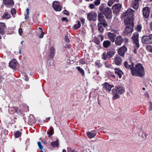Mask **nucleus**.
Masks as SVG:
<instances>
[{"label":"nucleus","mask_w":152,"mask_h":152,"mask_svg":"<svg viewBox=\"0 0 152 152\" xmlns=\"http://www.w3.org/2000/svg\"><path fill=\"white\" fill-rule=\"evenodd\" d=\"M114 1L113 0H109V1L107 3V5L111 7Z\"/></svg>","instance_id":"obj_43"},{"label":"nucleus","mask_w":152,"mask_h":152,"mask_svg":"<svg viewBox=\"0 0 152 152\" xmlns=\"http://www.w3.org/2000/svg\"><path fill=\"white\" fill-rule=\"evenodd\" d=\"M17 64V61L15 59H13L9 63L10 67L13 69H16Z\"/></svg>","instance_id":"obj_18"},{"label":"nucleus","mask_w":152,"mask_h":152,"mask_svg":"<svg viewBox=\"0 0 152 152\" xmlns=\"http://www.w3.org/2000/svg\"><path fill=\"white\" fill-rule=\"evenodd\" d=\"M106 53L108 58H111L114 56L115 52L113 50H110L107 52Z\"/></svg>","instance_id":"obj_29"},{"label":"nucleus","mask_w":152,"mask_h":152,"mask_svg":"<svg viewBox=\"0 0 152 152\" xmlns=\"http://www.w3.org/2000/svg\"><path fill=\"white\" fill-rule=\"evenodd\" d=\"M63 12L64 14L65 15H68L69 14V13H68V12L66 10H64Z\"/></svg>","instance_id":"obj_56"},{"label":"nucleus","mask_w":152,"mask_h":152,"mask_svg":"<svg viewBox=\"0 0 152 152\" xmlns=\"http://www.w3.org/2000/svg\"><path fill=\"white\" fill-rule=\"evenodd\" d=\"M114 62L115 64L118 66H120L122 64V60L121 57L119 56H116L115 58Z\"/></svg>","instance_id":"obj_16"},{"label":"nucleus","mask_w":152,"mask_h":152,"mask_svg":"<svg viewBox=\"0 0 152 152\" xmlns=\"http://www.w3.org/2000/svg\"><path fill=\"white\" fill-rule=\"evenodd\" d=\"M65 40L66 42H69V39L68 37L66 36L65 37Z\"/></svg>","instance_id":"obj_50"},{"label":"nucleus","mask_w":152,"mask_h":152,"mask_svg":"<svg viewBox=\"0 0 152 152\" xmlns=\"http://www.w3.org/2000/svg\"><path fill=\"white\" fill-rule=\"evenodd\" d=\"M146 49L147 50L150 52H152V46L150 45H148L146 46Z\"/></svg>","instance_id":"obj_40"},{"label":"nucleus","mask_w":152,"mask_h":152,"mask_svg":"<svg viewBox=\"0 0 152 152\" xmlns=\"http://www.w3.org/2000/svg\"><path fill=\"white\" fill-rule=\"evenodd\" d=\"M104 15L102 13L100 12L98 15V20L100 22H103L105 21V17Z\"/></svg>","instance_id":"obj_21"},{"label":"nucleus","mask_w":152,"mask_h":152,"mask_svg":"<svg viewBox=\"0 0 152 152\" xmlns=\"http://www.w3.org/2000/svg\"><path fill=\"white\" fill-rule=\"evenodd\" d=\"M98 36L100 37L101 41H103L104 39V37L101 34H99Z\"/></svg>","instance_id":"obj_53"},{"label":"nucleus","mask_w":152,"mask_h":152,"mask_svg":"<svg viewBox=\"0 0 152 152\" xmlns=\"http://www.w3.org/2000/svg\"><path fill=\"white\" fill-rule=\"evenodd\" d=\"M142 27V26L141 25H138L137 27H135V28L136 31L138 32H140L141 31Z\"/></svg>","instance_id":"obj_37"},{"label":"nucleus","mask_w":152,"mask_h":152,"mask_svg":"<svg viewBox=\"0 0 152 152\" xmlns=\"http://www.w3.org/2000/svg\"><path fill=\"white\" fill-rule=\"evenodd\" d=\"M62 21H66V22H68V20L67 19V18L65 17H63L62 18Z\"/></svg>","instance_id":"obj_55"},{"label":"nucleus","mask_w":152,"mask_h":152,"mask_svg":"<svg viewBox=\"0 0 152 152\" xmlns=\"http://www.w3.org/2000/svg\"><path fill=\"white\" fill-rule=\"evenodd\" d=\"M101 0H95L94 1V4L96 6L99 5L100 3Z\"/></svg>","instance_id":"obj_42"},{"label":"nucleus","mask_w":152,"mask_h":152,"mask_svg":"<svg viewBox=\"0 0 152 152\" xmlns=\"http://www.w3.org/2000/svg\"><path fill=\"white\" fill-rule=\"evenodd\" d=\"M141 132L142 133V134L141 135L143 138L146 139V137L148 135V134L147 133L145 132H143V131L141 130Z\"/></svg>","instance_id":"obj_36"},{"label":"nucleus","mask_w":152,"mask_h":152,"mask_svg":"<svg viewBox=\"0 0 152 152\" xmlns=\"http://www.w3.org/2000/svg\"><path fill=\"white\" fill-rule=\"evenodd\" d=\"M79 72L81 74L82 76H83L85 74L84 70L80 67L77 66L76 67Z\"/></svg>","instance_id":"obj_31"},{"label":"nucleus","mask_w":152,"mask_h":152,"mask_svg":"<svg viewBox=\"0 0 152 152\" xmlns=\"http://www.w3.org/2000/svg\"><path fill=\"white\" fill-rule=\"evenodd\" d=\"M10 113L11 114H13L15 113H19L20 110L17 108L12 107H11L9 109Z\"/></svg>","instance_id":"obj_19"},{"label":"nucleus","mask_w":152,"mask_h":152,"mask_svg":"<svg viewBox=\"0 0 152 152\" xmlns=\"http://www.w3.org/2000/svg\"><path fill=\"white\" fill-rule=\"evenodd\" d=\"M122 18H125L124 23L125 24L131 23L133 21V10L131 9H129L124 13L121 15Z\"/></svg>","instance_id":"obj_2"},{"label":"nucleus","mask_w":152,"mask_h":152,"mask_svg":"<svg viewBox=\"0 0 152 152\" xmlns=\"http://www.w3.org/2000/svg\"><path fill=\"white\" fill-rule=\"evenodd\" d=\"M80 20L81 21L82 24H83L85 22V19L83 18H80Z\"/></svg>","instance_id":"obj_54"},{"label":"nucleus","mask_w":152,"mask_h":152,"mask_svg":"<svg viewBox=\"0 0 152 152\" xmlns=\"http://www.w3.org/2000/svg\"><path fill=\"white\" fill-rule=\"evenodd\" d=\"M144 96L145 97H147L148 98L149 96V95L148 94H147V93H145V94Z\"/></svg>","instance_id":"obj_59"},{"label":"nucleus","mask_w":152,"mask_h":152,"mask_svg":"<svg viewBox=\"0 0 152 152\" xmlns=\"http://www.w3.org/2000/svg\"><path fill=\"white\" fill-rule=\"evenodd\" d=\"M102 22V26L103 25L104 27H107V24L106 23L105 21L104 22Z\"/></svg>","instance_id":"obj_48"},{"label":"nucleus","mask_w":152,"mask_h":152,"mask_svg":"<svg viewBox=\"0 0 152 152\" xmlns=\"http://www.w3.org/2000/svg\"><path fill=\"white\" fill-rule=\"evenodd\" d=\"M104 63L106 67H110V68H111V66H110L109 65L107 62H105Z\"/></svg>","instance_id":"obj_51"},{"label":"nucleus","mask_w":152,"mask_h":152,"mask_svg":"<svg viewBox=\"0 0 152 152\" xmlns=\"http://www.w3.org/2000/svg\"><path fill=\"white\" fill-rule=\"evenodd\" d=\"M28 18H29L28 15H27V16H25V18L26 20H27Z\"/></svg>","instance_id":"obj_61"},{"label":"nucleus","mask_w":152,"mask_h":152,"mask_svg":"<svg viewBox=\"0 0 152 152\" xmlns=\"http://www.w3.org/2000/svg\"><path fill=\"white\" fill-rule=\"evenodd\" d=\"M150 25L151 28V30H152V21Z\"/></svg>","instance_id":"obj_62"},{"label":"nucleus","mask_w":152,"mask_h":152,"mask_svg":"<svg viewBox=\"0 0 152 152\" xmlns=\"http://www.w3.org/2000/svg\"><path fill=\"white\" fill-rule=\"evenodd\" d=\"M127 25L124 32L125 35H127L130 34L133 31V21L131 23H129L128 24H125Z\"/></svg>","instance_id":"obj_5"},{"label":"nucleus","mask_w":152,"mask_h":152,"mask_svg":"<svg viewBox=\"0 0 152 152\" xmlns=\"http://www.w3.org/2000/svg\"><path fill=\"white\" fill-rule=\"evenodd\" d=\"M103 86L104 89H105L109 92L111 91V88L114 87L113 85H111L107 82L104 83L103 84Z\"/></svg>","instance_id":"obj_13"},{"label":"nucleus","mask_w":152,"mask_h":152,"mask_svg":"<svg viewBox=\"0 0 152 152\" xmlns=\"http://www.w3.org/2000/svg\"><path fill=\"white\" fill-rule=\"evenodd\" d=\"M2 18H5L6 19H9L10 18V16L7 12H5L3 15Z\"/></svg>","instance_id":"obj_35"},{"label":"nucleus","mask_w":152,"mask_h":152,"mask_svg":"<svg viewBox=\"0 0 152 152\" xmlns=\"http://www.w3.org/2000/svg\"><path fill=\"white\" fill-rule=\"evenodd\" d=\"M37 143L39 148L41 150L43 149V146L42 145L41 142H38Z\"/></svg>","instance_id":"obj_41"},{"label":"nucleus","mask_w":152,"mask_h":152,"mask_svg":"<svg viewBox=\"0 0 152 152\" xmlns=\"http://www.w3.org/2000/svg\"><path fill=\"white\" fill-rule=\"evenodd\" d=\"M53 6L54 10L56 11H60L61 10V7L59 6L58 3L57 1L53 2Z\"/></svg>","instance_id":"obj_17"},{"label":"nucleus","mask_w":152,"mask_h":152,"mask_svg":"<svg viewBox=\"0 0 152 152\" xmlns=\"http://www.w3.org/2000/svg\"><path fill=\"white\" fill-rule=\"evenodd\" d=\"M97 14L95 12H91L87 14V18L89 20H95Z\"/></svg>","instance_id":"obj_10"},{"label":"nucleus","mask_w":152,"mask_h":152,"mask_svg":"<svg viewBox=\"0 0 152 152\" xmlns=\"http://www.w3.org/2000/svg\"><path fill=\"white\" fill-rule=\"evenodd\" d=\"M55 50L54 48L52 47L50 48V54L49 56L50 58H53V57L55 53Z\"/></svg>","instance_id":"obj_25"},{"label":"nucleus","mask_w":152,"mask_h":152,"mask_svg":"<svg viewBox=\"0 0 152 152\" xmlns=\"http://www.w3.org/2000/svg\"><path fill=\"white\" fill-rule=\"evenodd\" d=\"M124 66L127 69L131 70L132 75H133V63L132 60L130 59L129 61H125L124 63Z\"/></svg>","instance_id":"obj_7"},{"label":"nucleus","mask_w":152,"mask_h":152,"mask_svg":"<svg viewBox=\"0 0 152 152\" xmlns=\"http://www.w3.org/2000/svg\"><path fill=\"white\" fill-rule=\"evenodd\" d=\"M7 75L5 73H0V83H1L3 80L7 77Z\"/></svg>","instance_id":"obj_27"},{"label":"nucleus","mask_w":152,"mask_h":152,"mask_svg":"<svg viewBox=\"0 0 152 152\" xmlns=\"http://www.w3.org/2000/svg\"><path fill=\"white\" fill-rule=\"evenodd\" d=\"M98 29L100 33H102L104 28L102 26V22H99L98 24Z\"/></svg>","instance_id":"obj_28"},{"label":"nucleus","mask_w":152,"mask_h":152,"mask_svg":"<svg viewBox=\"0 0 152 152\" xmlns=\"http://www.w3.org/2000/svg\"><path fill=\"white\" fill-rule=\"evenodd\" d=\"M3 2L7 7H12L14 4L13 0H3Z\"/></svg>","instance_id":"obj_15"},{"label":"nucleus","mask_w":152,"mask_h":152,"mask_svg":"<svg viewBox=\"0 0 152 152\" xmlns=\"http://www.w3.org/2000/svg\"><path fill=\"white\" fill-rule=\"evenodd\" d=\"M141 41L143 44H152V34H150L148 36H143L142 37Z\"/></svg>","instance_id":"obj_6"},{"label":"nucleus","mask_w":152,"mask_h":152,"mask_svg":"<svg viewBox=\"0 0 152 152\" xmlns=\"http://www.w3.org/2000/svg\"><path fill=\"white\" fill-rule=\"evenodd\" d=\"M110 45L111 42L109 40L105 41L103 43V46L105 48H107L110 46Z\"/></svg>","instance_id":"obj_26"},{"label":"nucleus","mask_w":152,"mask_h":152,"mask_svg":"<svg viewBox=\"0 0 152 152\" xmlns=\"http://www.w3.org/2000/svg\"><path fill=\"white\" fill-rule=\"evenodd\" d=\"M145 74L144 68L142 64L138 63L134 67V75L142 77Z\"/></svg>","instance_id":"obj_3"},{"label":"nucleus","mask_w":152,"mask_h":152,"mask_svg":"<svg viewBox=\"0 0 152 152\" xmlns=\"http://www.w3.org/2000/svg\"><path fill=\"white\" fill-rule=\"evenodd\" d=\"M136 48H135V49L134 50V53L135 54H137V50H136Z\"/></svg>","instance_id":"obj_60"},{"label":"nucleus","mask_w":152,"mask_h":152,"mask_svg":"<svg viewBox=\"0 0 152 152\" xmlns=\"http://www.w3.org/2000/svg\"><path fill=\"white\" fill-rule=\"evenodd\" d=\"M26 11L27 15H28L29 13V10L28 8L27 9Z\"/></svg>","instance_id":"obj_58"},{"label":"nucleus","mask_w":152,"mask_h":152,"mask_svg":"<svg viewBox=\"0 0 152 152\" xmlns=\"http://www.w3.org/2000/svg\"><path fill=\"white\" fill-rule=\"evenodd\" d=\"M125 92L124 88L120 86H115V88L112 90L113 99H115L120 97L119 94H124Z\"/></svg>","instance_id":"obj_4"},{"label":"nucleus","mask_w":152,"mask_h":152,"mask_svg":"<svg viewBox=\"0 0 152 152\" xmlns=\"http://www.w3.org/2000/svg\"><path fill=\"white\" fill-rule=\"evenodd\" d=\"M142 12L143 15L144 17L146 18H148L150 14L149 8L147 7L143 8L142 9Z\"/></svg>","instance_id":"obj_11"},{"label":"nucleus","mask_w":152,"mask_h":152,"mask_svg":"<svg viewBox=\"0 0 152 152\" xmlns=\"http://www.w3.org/2000/svg\"><path fill=\"white\" fill-rule=\"evenodd\" d=\"M5 27V24L2 23H0V33L3 35L4 34V29Z\"/></svg>","instance_id":"obj_24"},{"label":"nucleus","mask_w":152,"mask_h":152,"mask_svg":"<svg viewBox=\"0 0 152 152\" xmlns=\"http://www.w3.org/2000/svg\"><path fill=\"white\" fill-rule=\"evenodd\" d=\"M108 58V57L107 56V54L106 53H103L102 55V58L103 59L106 60Z\"/></svg>","instance_id":"obj_39"},{"label":"nucleus","mask_w":152,"mask_h":152,"mask_svg":"<svg viewBox=\"0 0 152 152\" xmlns=\"http://www.w3.org/2000/svg\"><path fill=\"white\" fill-rule=\"evenodd\" d=\"M21 134L22 133L20 131H17L15 134V137L16 138L20 137L21 136Z\"/></svg>","instance_id":"obj_38"},{"label":"nucleus","mask_w":152,"mask_h":152,"mask_svg":"<svg viewBox=\"0 0 152 152\" xmlns=\"http://www.w3.org/2000/svg\"><path fill=\"white\" fill-rule=\"evenodd\" d=\"M94 42L97 45H99L100 44V41L97 39H95L94 40Z\"/></svg>","instance_id":"obj_47"},{"label":"nucleus","mask_w":152,"mask_h":152,"mask_svg":"<svg viewBox=\"0 0 152 152\" xmlns=\"http://www.w3.org/2000/svg\"><path fill=\"white\" fill-rule=\"evenodd\" d=\"M99 9L107 19L110 20L112 18V12L110 8L104 4H101L99 7Z\"/></svg>","instance_id":"obj_1"},{"label":"nucleus","mask_w":152,"mask_h":152,"mask_svg":"<svg viewBox=\"0 0 152 152\" xmlns=\"http://www.w3.org/2000/svg\"><path fill=\"white\" fill-rule=\"evenodd\" d=\"M124 40L122 37L120 36H118L115 39V44L116 45L119 46L121 45Z\"/></svg>","instance_id":"obj_14"},{"label":"nucleus","mask_w":152,"mask_h":152,"mask_svg":"<svg viewBox=\"0 0 152 152\" xmlns=\"http://www.w3.org/2000/svg\"><path fill=\"white\" fill-rule=\"evenodd\" d=\"M80 63L82 64H84L85 63V62L83 59H81L80 60Z\"/></svg>","instance_id":"obj_52"},{"label":"nucleus","mask_w":152,"mask_h":152,"mask_svg":"<svg viewBox=\"0 0 152 152\" xmlns=\"http://www.w3.org/2000/svg\"><path fill=\"white\" fill-rule=\"evenodd\" d=\"M51 145L53 147H58L59 145L58 141V139L56 141L51 142Z\"/></svg>","instance_id":"obj_30"},{"label":"nucleus","mask_w":152,"mask_h":152,"mask_svg":"<svg viewBox=\"0 0 152 152\" xmlns=\"http://www.w3.org/2000/svg\"><path fill=\"white\" fill-rule=\"evenodd\" d=\"M11 12L12 15H13V14L16 13V11L15 9L14 8H12L11 10Z\"/></svg>","instance_id":"obj_44"},{"label":"nucleus","mask_w":152,"mask_h":152,"mask_svg":"<svg viewBox=\"0 0 152 152\" xmlns=\"http://www.w3.org/2000/svg\"><path fill=\"white\" fill-rule=\"evenodd\" d=\"M41 33L39 35V37L40 38H42L43 37V35L44 34V32L42 31H41Z\"/></svg>","instance_id":"obj_46"},{"label":"nucleus","mask_w":152,"mask_h":152,"mask_svg":"<svg viewBox=\"0 0 152 152\" xmlns=\"http://www.w3.org/2000/svg\"><path fill=\"white\" fill-rule=\"evenodd\" d=\"M108 36L109 39L112 42H115L116 36V35L115 33L109 32L108 33Z\"/></svg>","instance_id":"obj_20"},{"label":"nucleus","mask_w":152,"mask_h":152,"mask_svg":"<svg viewBox=\"0 0 152 152\" xmlns=\"http://www.w3.org/2000/svg\"><path fill=\"white\" fill-rule=\"evenodd\" d=\"M22 32L23 31L22 28H20L18 29V33L20 36H21Z\"/></svg>","instance_id":"obj_45"},{"label":"nucleus","mask_w":152,"mask_h":152,"mask_svg":"<svg viewBox=\"0 0 152 152\" xmlns=\"http://www.w3.org/2000/svg\"><path fill=\"white\" fill-rule=\"evenodd\" d=\"M139 34L137 32L134 33V44L135 48L138 49L140 47L138 41Z\"/></svg>","instance_id":"obj_8"},{"label":"nucleus","mask_w":152,"mask_h":152,"mask_svg":"<svg viewBox=\"0 0 152 152\" xmlns=\"http://www.w3.org/2000/svg\"><path fill=\"white\" fill-rule=\"evenodd\" d=\"M95 65L96 67L99 68L101 67L102 66V64L100 62L99 60H97L96 61L95 63Z\"/></svg>","instance_id":"obj_34"},{"label":"nucleus","mask_w":152,"mask_h":152,"mask_svg":"<svg viewBox=\"0 0 152 152\" xmlns=\"http://www.w3.org/2000/svg\"><path fill=\"white\" fill-rule=\"evenodd\" d=\"M127 49L125 45H124L121 48H120L118 51V54L122 56L123 57L125 54V53L127 51Z\"/></svg>","instance_id":"obj_12"},{"label":"nucleus","mask_w":152,"mask_h":152,"mask_svg":"<svg viewBox=\"0 0 152 152\" xmlns=\"http://www.w3.org/2000/svg\"><path fill=\"white\" fill-rule=\"evenodd\" d=\"M77 24H75L74 26V28L75 29H77L80 28L81 26V23L80 21H77Z\"/></svg>","instance_id":"obj_32"},{"label":"nucleus","mask_w":152,"mask_h":152,"mask_svg":"<svg viewBox=\"0 0 152 152\" xmlns=\"http://www.w3.org/2000/svg\"><path fill=\"white\" fill-rule=\"evenodd\" d=\"M95 5L93 4H91L89 5V7L91 9H93L95 8Z\"/></svg>","instance_id":"obj_49"},{"label":"nucleus","mask_w":152,"mask_h":152,"mask_svg":"<svg viewBox=\"0 0 152 152\" xmlns=\"http://www.w3.org/2000/svg\"><path fill=\"white\" fill-rule=\"evenodd\" d=\"M50 118V117H49L48 118L46 119L45 120H44V121L45 122H48V121L49 120V119Z\"/></svg>","instance_id":"obj_57"},{"label":"nucleus","mask_w":152,"mask_h":152,"mask_svg":"<svg viewBox=\"0 0 152 152\" xmlns=\"http://www.w3.org/2000/svg\"><path fill=\"white\" fill-rule=\"evenodd\" d=\"M54 132V129L53 127H51L49 132H47V134H48V137H50Z\"/></svg>","instance_id":"obj_33"},{"label":"nucleus","mask_w":152,"mask_h":152,"mask_svg":"<svg viewBox=\"0 0 152 152\" xmlns=\"http://www.w3.org/2000/svg\"><path fill=\"white\" fill-rule=\"evenodd\" d=\"M96 132L92 131L91 132H86V134L88 137L90 138H93L96 135Z\"/></svg>","instance_id":"obj_22"},{"label":"nucleus","mask_w":152,"mask_h":152,"mask_svg":"<svg viewBox=\"0 0 152 152\" xmlns=\"http://www.w3.org/2000/svg\"><path fill=\"white\" fill-rule=\"evenodd\" d=\"M67 152H74L73 151V150H69L68 151H67Z\"/></svg>","instance_id":"obj_64"},{"label":"nucleus","mask_w":152,"mask_h":152,"mask_svg":"<svg viewBox=\"0 0 152 152\" xmlns=\"http://www.w3.org/2000/svg\"><path fill=\"white\" fill-rule=\"evenodd\" d=\"M115 73L117 74L120 78L122 77V75L124 74L123 72L119 68L114 69Z\"/></svg>","instance_id":"obj_23"},{"label":"nucleus","mask_w":152,"mask_h":152,"mask_svg":"<svg viewBox=\"0 0 152 152\" xmlns=\"http://www.w3.org/2000/svg\"><path fill=\"white\" fill-rule=\"evenodd\" d=\"M152 110V106L151 105L150 106V107L149 109V110L150 111H151Z\"/></svg>","instance_id":"obj_63"},{"label":"nucleus","mask_w":152,"mask_h":152,"mask_svg":"<svg viewBox=\"0 0 152 152\" xmlns=\"http://www.w3.org/2000/svg\"><path fill=\"white\" fill-rule=\"evenodd\" d=\"M122 5L120 4H116L114 5L112 7V9L113 10V13H115L116 15L118 14Z\"/></svg>","instance_id":"obj_9"}]
</instances>
